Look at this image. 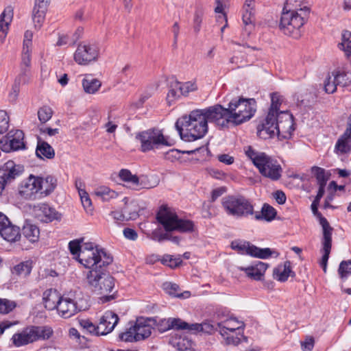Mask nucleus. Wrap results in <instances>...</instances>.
Instances as JSON below:
<instances>
[{
  "mask_svg": "<svg viewBox=\"0 0 351 351\" xmlns=\"http://www.w3.org/2000/svg\"><path fill=\"white\" fill-rule=\"evenodd\" d=\"M170 330H191V324H189L180 318L170 317Z\"/></svg>",
  "mask_w": 351,
  "mask_h": 351,
  "instance_id": "48",
  "label": "nucleus"
},
{
  "mask_svg": "<svg viewBox=\"0 0 351 351\" xmlns=\"http://www.w3.org/2000/svg\"><path fill=\"white\" fill-rule=\"evenodd\" d=\"M217 326L220 335L225 338L226 336L228 335V331L233 332L237 330L243 328L244 324L239 322L234 317H230L223 322H218Z\"/></svg>",
  "mask_w": 351,
  "mask_h": 351,
  "instance_id": "23",
  "label": "nucleus"
},
{
  "mask_svg": "<svg viewBox=\"0 0 351 351\" xmlns=\"http://www.w3.org/2000/svg\"><path fill=\"white\" fill-rule=\"evenodd\" d=\"M215 106L205 109L192 110L189 116H184L182 121L178 120L176 128L182 139L193 141L205 136L208 132V122L217 126L213 113Z\"/></svg>",
  "mask_w": 351,
  "mask_h": 351,
  "instance_id": "2",
  "label": "nucleus"
},
{
  "mask_svg": "<svg viewBox=\"0 0 351 351\" xmlns=\"http://www.w3.org/2000/svg\"><path fill=\"white\" fill-rule=\"evenodd\" d=\"M154 322L160 332H164L170 330V317L158 319L156 318L154 319Z\"/></svg>",
  "mask_w": 351,
  "mask_h": 351,
  "instance_id": "58",
  "label": "nucleus"
},
{
  "mask_svg": "<svg viewBox=\"0 0 351 351\" xmlns=\"http://www.w3.org/2000/svg\"><path fill=\"white\" fill-rule=\"evenodd\" d=\"M136 138L141 142V150L147 152L161 145H171L158 129H149L138 132Z\"/></svg>",
  "mask_w": 351,
  "mask_h": 351,
  "instance_id": "11",
  "label": "nucleus"
},
{
  "mask_svg": "<svg viewBox=\"0 0 351 351\" xmlns=\"http://www.w3.org/2000/svg\"><path fill=\"white\" fill-rule=\"evenodd\" d=\"M319 202H316L315 199L313 200L311 204V210L313 215L317 218L319 224L322 227L323 232H330L333 230V228L330 226L328 220L324 216H322V213L318 210V205Z\"/></svg>",
  "mask_w": 351,
  "mask_h": 351,
  "instance_id": "33",
  "label": "nucleus"
},
{
  "mask_svg": "<svg viewBox=\"0 0 351 351\" xmlns=\"http://www.w3.org/2000/svg\"><path fill=\"white\" fill-rule=\"evenodd\" d=\"M51 327L47 326H29L13 335L11 340L16 347H21L34 341L47 340L53 335Z\"/></svg>",
  "mask_w": 351,
  "mask_h": 351,
  "instance_id": "10",
  "label": "nucleus"
},
{
  "mask_svg": "<svg viewBox=\"0 0 351 351\" xmlns=\"http://www.w3.org/2000/svg\"><path fill=\"white\" fill-rule=\"evenodd\" d=\"M245 152L262 176L271 180H278L280 178L282 169L276 160L264 152L254 150L251 146H247Z\"/></svg>",
  "mask_w": 351,
  "mask_h": 351,
  "instance_id": "7",
  "label": "nucleus"
},
{
  "mask_svg": "<svg viewBox=\"0 0 351 351\" xmlns=\"http://www.w3.org/2000/svg\"><path fill=\"white\" fill-rule=\"evenodd\" d=\"M57 185V180L52 176H48L45 180L43 179V190L41 194L49 195L53 191Z\"/></svg>",
  "mask_w": 351,
  "mask_h": 351,
  "instance_id": "42",
  "label": "nucleus"
},
{
  "mask_svg": "<svg viewBox=\"0 0 351 351\" xmlns=\"http://www.w3.org/2000/svg\"><path fill=\"white\" fill-rule=\"evenodd\" d=\"M163 288L166 291V292L169 295L178 298H180L182 295L181 294L178 293L179 287L176 284L171 282H165L163 284Z\"/></svg>",
  "mask_w": 351,
  "mask_h": 351,
  "instance_id": "62",
  "label": "nucleus"
},
{
  "mask_svg": "<svg viewBox=\"0 0 351 351\" xmlns=\"http://www.w3.org/2000/svg\"><path fill=\"white\" fill-rule=\"evenodd\" d=\"M267 267V263L258 261L249 267H239V269L245 271L249 278L255 280H261Z\"/></svg>",
  "mask_w": 351,
  "mask_h": 351,
  "instance_id": "20",
  "label": "nucleus"
},
{
  "mask_svg": "<svg viewBox=\"0 0 351 351\" xmlns=\"http://www.w3.org/2000/svg\"><path fill=\"white\" fill-rule=\"evenodd\" d=\"M62 297L60 293L55 289L51 288L45 291L43 300L45 308L49 311L57 309Z\"/></svg>",
  "mask_w": 351,
  "mask_h": 351,
  "instance_id": "21",
  "label": "nucleus"
},
{
  "mask_svg": "<svg viewBox=\"0 0 351 351\" xmlns=\"http://www.w3.org/2000/svg\"><path fill=\"white\" fill-rule=\"evenodd\" d=\"M281 104L280 96L277 93L271 94V106L269 109L268 114L265 119L267 120L274 119V116L279 114V107Z\"/></svg>",
  "mask_w": 351,
  "mask_h": 351,
  "instance_id": "37",
  "label": "nucleus"
},
{
  "mask_svg": "<svg viewBox=\"0 0 351 351\" xmlns=\"http://www.w3.org/2000/svg\"><path fill=\"white\" fill-rule=\"evenodd\" d=\"M43 178L30 175L23 180L19 187V194L25 199L34 200L41 196Z\"/></svg>",
  "mask_w": 351,
  "mask_h": 351,
  "instance_id": "12",
  "label": "nucleus"
},
{
  "mask_svg": "<svg viewBox=\"0 0 351 351\" xmlns=\"http://www.w3.org/2000/svg\"><path fill=\"white\" fill-rule=\"evenodd\" d=\"M229 0H215L216 6L215 8V12L217 14H219L217 17V21L221 23L222 21H228L227 16L224 12V9L227 6Z\"/></svg>",
  "mask_w": 351,
  "mask_h": 351,
  "instance_id": "41",
  "label": "nucleus"
},
{
  "mask_svg": "<svg viewBox=\"0 0 351 351\" xmlns=\"http://www.w3.org/2000/svg\"><path fill=\"white\" fill-rule=\"evenodd\" d=\"M221 206L228 216L237 219L247 218L254 214L252 201L240 194L223 197L221 199Z\"/></svg>",
  "mask_w": 351,
  "mask_h": 351,
  "instance_id": "9",
  "label": "nucleus"
},
{
  "mask_svg": "<svg viewBox=\"0 0 351 351\" xmlns=\"http://www.w3.org/2000/svg\"><path fill=\"white\" fill-rule=\"evenodd\" d=\"M119 177L122 181L130 184L134 188L136 183H138V176L132 174L130 170L126 169L120 170Z\"/></svg>",
  "mask_w": 351,
  "mask_h": 351,
  "instance_id": "45",
  "label": "nucleus"
},
{
  "mask_svg": "<svg viewBox=\"0 0 351 351\" xmlns=\"http://www.w3.org/2000/svg\"><path fill=\"white\" fill-rule=\"evenodd\" d=\"M301 0H286L282 11L296 10L300 12Z\"/></svg>",
  "mask_w": 351,
  "mask_h": 351,
  "instance_id": "59",
  "label": "nucleus"
},
{
  "mask_svg": "<svg viewBox=\"0 0 351 351\" xmlns=\"http://www.w3.org/2000/svg\"><path fill=\"white\" fill-rule=\"evenodd\" d=\"M9 128V117L7 112L0 110V134L5 132Z\"/></svg>",
  "mask_w": 351,
  "mask_h": 351,
  "instance_id": "60",
  "label": "nucleus"
},
{
  "mask_svg": "<svg viewBox=\"0 0 351 351\" xmlns=\"http://www.w3.org/2000/svg\"><path fill=\"white\" fill-rule=\"evenodd\" d=\"M311 172L316 178L319 186H326L329 176L326 174L324 169L319 167H313Z\"/></svg>",
  "mask_w": 351,
  "mask_h": 351,
  "instance_id": "44",
  "label": "nucleus"
},
{
  "mask_svg": "<svg viewBox=\"0 0 351 351\" xmlns=\"http://www.w3.org/2000/svg\"><path fill=\"white\" fill-rule=\"evenodd\" d=\"M112 261L113 258L110 254L92 242L84 243L83 250L78 256V262L89 270L108 267Z\"/></svg>",
  "mask_w": 351,
  "mask_h": 351,
  "instance_id": "6",
  "label": "nucleus"
},
{
  "mask_svg": "<svg viewBox=\"0 0 351 351\" xmlns=\"http://www.w3.org/2000/svg\"><path fill=\"white\" fill-rule=\"evenodd\" d=\"M57 311L62 317L69 318L80 311L81 308L77 306V302L74 300L62 296L61 300L59 301Z\"/></svg>",
  "mask_w": 351,
  "mask_h": 351,
  "instance_id": "18",
  "label": "nucleus"
},
{
  "mask_svg": "<svg viewBox=\"0 0 351 351\" xmlns=\"http://www.w3.org/2000/svg\"><path fill=\"white\" fill-rule=\"evenodd\" d=\"M30 79V69L20 67V73L15 79V82L21 84H25Z\"/></svg>",
  "mask_w": 351,
  "mask_h": 351,
  "instance_id": "55",
  "label": "nucleus"
},
{
  "mask_svg": "<svg viewBox=\"0 0 351 351\" xmlns=\"http://www.w3.org/2000/svg\"><path fill=\"white\" fill-rule=\"evenodd\" d=\"M119 338L120 340L125 342L138 341L132 324L126 329L125 332L119 334Z\"/></svg>",
  "mask_w": 351,
  "mask_h": 351,
  "instance_id": "52",
  "label": "nucleus"
},
{
  "mask_svg": "<svg viewBox=\"0 0 351 351\" xmlns=\"http://www.w3.org/2000/svg\"><path fill=\"white\" fill-rule=\"evenodd\" d=\"M169 343L177 348V351H195L193 341L185 335L176 334L170 338Z\"/></svg>",
  "mask_w": 351,
  "mask_h": 351,
  "instance_id": "24",
  "label": "nucleus"
},
{
  "mask_svg": "<svg viewBox=\"0 0 351 351\" xmlns=\"http://www.w3.org/2000/svg\"><path fill=\"white\" fill-rule=\"evenodd\" d=\"M31 50L23 47L20 67L30 69L31 66Z\"/></svg>",
  "mask_w": 351,
  "mask_h": 351,
  "instance_id": "57",
  "label": "nucleus"
},
{
  "mask_svg": "<svg viewBox=\"0 0 351 351\" xmlns=\"http://www.w3.org/2000/svg\"><path fill=\"white\" fill-rule=\"evenodd\" d=\"M36 154L41 159L44 158L52 159L55 156V152L53 148L49 143L45 141H38Z\"/></svg>",
  "mask_w": 351,
  "mask_h": 351,
  "instance_id": "29",
  "label": "nucleus"
},
{
  "mask_svg": "<svg viewBox=\"0 0 351 351\" xmlns=\"http://www.w3.org/2000/svg\"><path fill=\"white\" fill-rule=\"evenodd\" d=\"M338 273L340 278L345 280L349 274H351V260L343 261L341 262Z\"/></svg>",
  "mask_w": 351,
  "mask_h": 351,
  "instance_id": "53",
  "label": "nucleus"
},
{
  "mask_svg": "<svg viewBox=\"0 0 351 351\" xmlns=\"http://www.w3.org/2000/svg\"><path fill=\"white\" fill-rule=\"evenodd\" d=\"M50 0H35L32 11V20L35 28L40 29L45 19L46 12Z\"/></svg>",
  "mask_w": 351,
  "mask_h": 351,
  "instance_id": "17",
  "label": "nucleus"
},
{
  "mask_svg": "<svg viewBox=\"0 0 351 351\" xmlns=\"http://www.w3.org/2000/svg\"><path fill=\"white\" fill-rule=\"evenodd\" d=\"M324 90L327 94H332L337 90V86H338L335 81V73H332V75L330 74L326 77L324 81Z\"/></svg>",
  "mask_w": 351,
  "mask_h": 351,
  "instance_id": "47",
  "label": "nucleus"
},
{
  "mask_svg": "<svg viewBox=\"0 0 351 351\" xmlns=\"http://www.w3.org/2000/svg\"><path fill=\"white\" fill-rule=\"evenodd\" d=\"M118 322V315L112 311H108L101 317L97 330H99L101 335H106L112 331Z\"/></svg>",
  "mask_w": 351,
  "mask_h": 351,
  "instance_id": "16",
  "label": "nucleus"
},
{
  "mask_svg": "<svg viewBox=\"0 0 351 351\" xmlns=\"http://www.w3.org/2000/svg\"><path fill=\"white\" fill-rule=\"evenodd\" d=\"M313 101L314 97L311 93H306L304 95H301L300 98L298 97L297 99L298 105L304 107L310 106Z\"/></svg>",
  "mask_w": 351,
  "mask_h": 351,
  "instance_id": "61",
  "label": "nucleus"
},
{
  "mask_svg": "<svg viewBox=\"0 0 351 351\" xmlns=\"http://www.w3.org/2000/svg\"><path fill=\"white\" fill-rule=\"evenodd\" d=\"M32 261H27L21 262L13 267L12 270V274L26 277L31 273L32 269Z\"/></svg>",
  "mask_w": 351,
  "mask_h": 351,
  "instance_id": "39",
  "label": "nucleus"
},
{
  "mask_svg": "<svg viewBox=\"0 0 351 351\" xmlns=\"http://www.w3.org/2000/svg\"><path fill=\"white\" fill-rule=\"evenodd\" d=\"M276 215V210L267 204H264L260 212L254 211V218L256 220L271 221Z\"/></svg>",
  "mask_w": 351,
  "mask_h": 351,
  "instance_id": "28",
  "label": "nucleus"
},
{
  "mask_svg": "<svg viewBox=\"0 0 351 351\" xmlns=\"http://www.w3.org/2000/svg\"><path fill=\"white\" fill-rule=\"evenodd\" d=\"M80 326L85 330H86L90 334H95L97 335H101L99 330H97V326H95L88 319H82L80 322Z\"/></svg>",
  "mask_w": 351,
  "mask_h": 351,
  "instance_id": "56",
  "label": "nucleus"
},
{
  "mask_svg": "<svg viewBox=\"0 0 351 351\" xmlns=\"http://www.w3.org/2000/svg\"><path fill=\"white\" fill-rule=\"evenodd\" d=\"M53 110L48 106H44L38 110V118L40 123H45L53 115Z\"/></svg>",
  "mask_w": 351,
  "mask_h": 351,
  "instance_id": "51",
  "label": "nucleus"
},
{
  "mask_svg": "<svg viewBox=\"0 0 351 351\" xmlns=\"http://www.w3.org/2000/svg\"><path fill=\"white\" fill-rule=\"evenodd\" d=\"M84 238L74 239L69 243V249L74 258L78 261V256L81 254L84 248Z\"/></svg>",
  "mask_w": 351,
  "mask_h": 351,
  "instance_id": "40",
  "label": "nucleus"
},
{
  "mask_svg": "<svg viewBox=\"0 0 351 351\" xmlns=\"http://www.w3.org/2000/svg\"><path fill=\"white\" fill-rule=\"evenodd\" d=\"M179 87L182 96H187L189 93L193 92L197 89L195 83L192 82H179Z\"/></svg>",
  "mask_w": 351,
  "mask_h": 351,
  "instance_id": "54",
  "label": "nucleus"
},
{
  "mask_svg": "<svg viewBox=\"0 0 351 351\" xmlns=\"http://www.w3.org/2000/svg\"><path fill=\"white\" fill-rule=\"evenodd\" d=\"M215 106L214 117L217 127L220 130H228L248 121L256 111V100L243 97L233 98L227 108L220 104Z\"/></svg>",
  "mask_w": 351,
  "mask_h": 351,
  "instance_id": "1",
  "label": "nucleus"
},
{
  "mask_svg": "<svg viewBox=\"0 0 351 351\" xmlns=\"http://www.w3.org/2000/svg\"><path fill=\"white\" fill-rule=\"evenodd\" d=\"M95 194L101 197L104 201H108L117 197L118 194L113 190L107 186H100L95 191Z\"/></svg>",
  "mask_w": 351,
  "mask_h": 351,
  "instance_id": "43",
  "label": "nucleus"
},
{
  "mask_svg": "<svg viewBox=\"0 0 351 351\" xmlns=\"http://www.w3.org/2000/svg\"><path fill=\"white\" fill-rule=\"evenodd\" d=\"M156 184H152L147 180V177L141 176L138 177V183H136L134 189H152L154 187Z\"/></svg>",
  "mask_w": 351,
  "mask_h": 351,
  "instance_id": "63",
  "label": "nucleus"
},
{
  "mask_svg": "<svg viewBox=\"0 0 351 351\" xmlns=\"http://www.w3.org/2000/svg\"><path fill=\"white\" fill-rule=\"evenodd\" d=\"M0 235L8 242H16L21 237L19 227L14 226L10 221V225H6L0 230Z\"/></svg>",
  "mask_w": 351,
  "mask_h": 351,
  "instance_id": "26",
  "label": "nucleus"
},
{
  "mask_svg": "<svg viewBox=\"0 0 351 351\" xmlns=\"http://www.w3.org/2000/svg\"><path fill=\"white\" fill-rule=\"evenodd\" d=\"M191 331H202L206 333L210 334L214 330H218L219 328L217 326L215 328L213 324L208 322H204L202 324H191Z\"/></svg>",
  "mask_w": 351,
  "mask_h": 351,
  "instance_id": "46",
  "label": "nucleus"
},
{
  "mask_svg": "<svg viewBox=\"0 0 351 351\" xmlns=\"http://www.w3.org/2000/svg\"><path fill=\"white\" fill-rule=\"evenodd\" d=\"M17 304L16 302L6 298H0V313L8 314L12 311Z\"/></svg>",
  "mask_w": 351,
  "mask_h": 351,
  "instance_id": "49",
  "label": "nucleus"
},
{
  "mask_svg": "<svg viewBox=\"0 0 351 351\" xmlns=\"http://www.w3.org/2000/svg\"><path fill=\"white\" fill-rule=\"evenodd\" d=\"M147 321L143 319H137L134 324H132L137 341L143 340L149 337L152 334V327L147 323Z\"/></svg>",
  "mask_w": 351,
  "mask_h": 351,
  "instance_id": "27",
  "label": "nucleus"
},
{
  "mask_svg": "<svg viewBox=\"0 0 351 351\" xmlns=\"http://www.w3.org/2000/svg\"><path fill=\"white\" fill-rule=\"evenodd\" d=\"M38 215L40 220L45 223L51 222L54 220L59 221L61 219V214L59 213L54 208L51 207L47 204H42L38 206Z\"/></svg>",
  "mask_w": 351,
  "mask_h": 351,
  "instance_id": "22",
  "label": "nucleus"
},
{
  "mask_svg": "<svg viewBox=\"0 0 351 351\" xmlns=\"http://www.w3.org/2000/svg\"><path fill=\"white\" fill-rule=\"evenodd\" d=\"M332 231L323 232L322 241L323 255L322 260L328 262L332 247Z\"/></svg>",
  "mask_w": 351,
  "mask_h": 351,
  "instance_id": "36",
  "label": "nucleus"
},
{
  "mask_svg": "<svg viewBox=\"0 0 351 351\" xmlns=\"http://www.w3.org/2000/svg\"><path fill=\"white\" fill-rule=\"evenodd\" d=\"M254 10L243 9L242 21L244 25L243 31L249 36L253 30L254 25Z\"/></svg>",
  "mask_w": 351,
  "mask_h": 351,
  "instance_id": "32",
  "label": "nucleus"
},
{
  "mask_svg": "<svg viewBox=\"0 0 351 351\" xmlns=\"http://www.w3.org/2000/svg\"><path fill=\"white\" fill-rule=\"evenodd\" d=\"M168 88L166 99L167 104L171 106L182 96L179 87V82L176 80L171 81L169 84Z\"/></svg>",
  "mask_w": 351,
  "mask_h": 351,
  "instance_id": "30",
  "label": "nucleus"
},
{
  "mask_svg": "<svg viewBox=\"0 0 351 351\" xmlns=\"http://www.w3.org/2000/svg\"><path fill=\"white\" fill-rule=\"evenodd\" d=\"M22 232L23 236L32 243L37 241L39 239V228L36 225L27 221H25V223L23 225Z\"/></svg>",
  "mask_w": 351,
  "mask_h": 351,
  "instance_id": "31",
  "label": "nucleus"
},
{
  "mask_svg": "<svg viewBox=\"0 0 351 351\" xmlns=\"http://www.w3.org/2000/svg\"><path fill=\"white\" fill-rule=\"evenodd\" d=\"M88 288L95 293L101 295L102 303L114 299V295H108L114 287V278L107 271V267L99 269L89 270L86 274Z\"/></svg>",
  "mask_w": 351,
  "mask_h": 351,
  "instance_id": "5",
  "label": "nucleus"
},
{
  "mask_svg": "<svg viewBox=\"0 0 351 351\" xmlns=\"http://www.w3.org/2000/svg\"><path fill=\"white\" fill-rule=\"evenodd\" d=\"M82 86L84 91L89 94L95 93L101 86V82L90 76H86L82 80Z\"/></svg>",
  "mask_w": 351,
  "mask_h": 351,
  "instance_id": "34",
  "label": "nucleus"
},
{
  "mask_svg": "<svg viewBox=\"0 0 351 351\" xmlns=\"http://www.w3.org/2000/svg\"><path fill=\"white\" fill-rule=\"evenodd\" d=\"M99 49L97 45L80 43L74 53V60L80 65H87L97 60Z\"/></svg>",
  "mask_w": 351,
  "mask_h": 351,
  "instance_id": "13",
  "label": "nucleus"
},
{
  "mask_svg": "<svg viewBox=\"0 0 351 351\" xmlns=\"http://www.w3.org/2000/svg\"><path fill=\"white\" fill-rule=\"evenodd\" d=\"M156 219L164 228L165 232H162V241L169 240L173 231L181 233H191L195 231L194 222L189 219L179 218L176 213L167 207L162 206L156 214Z\"/></svg>",
  "mask_w": 351,
  "mask_h": 351,
  "instance_id": "4",
  "label": "nucleus"
},
{
  "mask_svg": "<svg viewBox=\"0 0 351 351\" xmlns=\"http://www.w3.org/2000/svg\"><path fill=\"white\" fill-rule=\"evenodd\" d=\"M308 14L309 8L306 6L300 8V12L296 10L282 11L279 24L280 29L285 35L295 39L300 38L302 27Z\"/></svg>",
  "mask_w": 351,
  "mask_h": 351,
  "instance_id": "8",
  "label": "nucleus"
},
{
  "mask_svg": "<svg viewBox=\"0 0 351 351\" xmlns=\"http://www.w3.org/2000/svg\"><path fill=\"white\" fill-rule=\"evenodd\" d=\"M293 128V116L287 111H280L274 116V119L267 120L258 125L257 134L263 138H271L276 134L278 136L282 134L284 138L291 136Z\"/></svg>",
  "mask_w": 351,
  "mask_h": 351,
  "instance_id": "3",
  "label": "nucleus"
},
{
  "mask_svg": "<svg viewBox=\"0 0 351 351\" xmlns=\"http://www.w3.org/2000/svg\"><path fill=\"white\" fill-rule=\"evenodd\" d=\"M23 137L24 134L21 130H17L12 138L3 137L0 140L1 149L4 152H10L25 148Z\"/></svg>",
  "mask_w": 351,
  "mask_h": 351,
  "instance_id": "14",
  "label": "nucleus"
},
{
  "mask_svg": "<svg viewBox=\"0 0 351 351\" xmlns=\"http://www.w3.org/2000/svg\"><path fill=\"white\" fill-rule=\"evenodd\" d=\"M252 246V244H250L248 241H241L239 240L233 241L231 243V247L237 250L238 252H239L241 254H247L249 252L248 248H250Z\"/></svg>",
  "mask_w": 351,
  "mask_h": 351,
  "instance_id": "50",
  "label": "nucleus"
},
{
  "mask_svg": "<svg viewBox=\"0 0 351 351\" xmlns=\"http://www.w3.org/2000/svg\"><path fill=\"white\" fill-rule=\"evenodd\" d=\"M112 215L113 218L119 221H129V220H134L136 219V215L133 214V216H128L125 215L124 216V214H123V211H113L112 212Z\"/></svg>",
  "mask_w": 351,
  "mask_h": 351,
  "instance_id": "64",
  "label": "nucleus"
},
{
  "mask_svg": "<svg viewBox=\"0 0 351 351\" xmlns=\"http://www.w3.org/2000/svg\"><path fill=\"white\" fill-rule=\"evenodd\" d=\"M274 278L280 281L285 282L287 280L289 276H295V274L291 270V262L287 261L283 265H278L273 270Z\"/></svg>",
  "mask_w": 351,
  "mask_h": 351,
  "instance_id": "25",
  "label": "nucleus"
},
{
  "mask_svg": "<svg viewBox=\"0 0 351 351\" xmlns=\"http://www.w3.org/2000/svg\"><path fill=\"white\" fill-rule=\"evenodd\" d=\"M24 171L22 165L16 164L13 160H8L0 167V176L9 184L19 177Z\"/></svg>",
  "mask_w": 351,
  "mask_h": 351,
  "instance_id": "15",
  "label": "nucleus"
},
{
  "mask_svg": "<svg viewBox=\"0 0 351 351\" xmlns=\"http://www.w3.org/2000/svg\"><path fill=\"white\" fill-rule=\"evenodd\" d=\"M248 250L247 255L262 259H266L275 253V252L270 248H260L254 245H252L251 247L248 248Z\"/></svg>",
  "mask_w": 351,
  "mask_h": 351,
  "instance_id": "35",
  "label": "nucleus"
},
{
  "mask_svg": "<svg viewBox=\"0 0 351 351\" xmlns=\"http://www.w3.org/2000/svg\"><path fill=\"white\" fill-rule=\"evenodd\" d=\"M335 149L341 154H346L351 150V114L348 118L347 128L345 132L336 143Z\"/></svg>",
  "mask_w": 351,
  "mask_h": 351,
  "instance_id": "19",
  "label": "nucleus"
},
{
  "mask_svg": "<svg viewBox=\"0 0 351 351\" xmlns=\"http://www.w3.org/2000/svg\"><path fill=\"white\" fill-rule=\"evenodd\" d=\"M335 73V81L338 86L348 87L351 85V73L343 70L333 71Z\"/></svg>",
  "mask_w": 351,
  "mask_h": 351,
  "instance_id": "38",
  "label": "nucleus"
}]
</instances>
